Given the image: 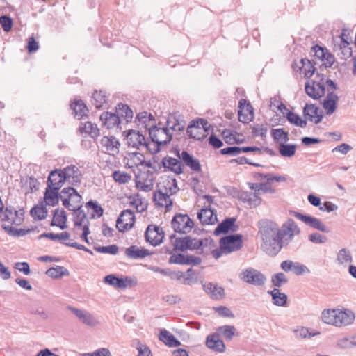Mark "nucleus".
Returning <instances> with one entry per match:
<instances>
[{
	"instance_id": "nucleus-50",
	"label": "nucleus",
	"mask_w": 356,
	"mask_h": 356,
	"mask_svg": "<svg viewBox=\"0 0 356 356\" xmlns=\"http://www.w3.org/2000/svg\"><path fill=\"white\" fill-rule=\"evenodd\" d=\"M47 275L52 278H59L63 275H68V272L63 266H57L49 268L46 272Z\"/></svg>"
},
{
	"instance_id": "nucleus-54",
	"label": "nucleus",
	"mask_w": 356,
	"mask_h": 356,
	"mask_svg": "<svg viewBox=\"0 0 356 356\" xmlns=\"http://www.w3.org/2000/svg\"><path fill=\"white\" fill-rule=\"evenodd\" d=\"M279 152L283 156L291 157L295 154L296 145L291 144H281L280 145Z\"/></svg>"
},
{
	"instance_id": "nucleus-24",
	"label": "nucleus",
	"mask_w": 356,
	"mask_h": 356,
	"mask_svg": "<svg viewBox=\"0 0 356 356\" xmlns=\"http://www.w3.org/2000/svg\"><path fill=\"white\" fill-rule=\"evenodd\" d=\"M65 177L61 168L51 171L47 181L48 187H57L60 189L63 186L64 183L66 182Z\"/></svg>"
},
{
	"instance_id": "nucleus-14",
	"label": "nucleus",
	"mask_w": 356,
	"mask_h": 356,
	"mask_svg": "<svg viewBox=\"0 0 356 356\" xmlns=\"http://www.w3.org/2000/svg\"><path fill=\"white\" fill-rule=\"evenodd\" d=\"M135 222V216L129 209L123 211L116 221V227L120 232H124L133 227Z\"/></svg>"
},
{
	"instance_id": "nucleus-60",
	"label": "nucleus",
	"mask_w": 356,
	"mask_h": 356,
	"mask_svg": "<svg viewBox=\"0 0 356 356\" xmlns=\"http://www.w3.org/2000/svg\"><path fill=\"white\" fill-rule=\"evenodd\" d=\"M95 249L99 252L115 254L118 252V247L116 245H110L107 246H99Z\"/></svg>"
},
{
	"instance_id": "nucleus-44",
	"label": "nucleus",
	"mask_w": 356,
	"mask_h": 356,
	"mask_svg": "<svg viewBox=\"0 0 356 356\" xmlns=\"http://www.w3.org/2000/svg\"><path fill=\"white\" fill-rule=\"evenodd\" d=\"M73 211V218L75 227L83 226L86 223V214L84 211L78 206V208L72 210Z\"/></svg>"
},
{
	"instance_id": "nucleus-53",
	"label": "nucleus",
	"mask_w": 356,
	"mask_h": 356,
	"mask_svg": "<svg viewBox=\"0 0 356 356\" xmlns=\"http://www.w3.org/2000/svg\"><path fill=\"white\" fill-rule=\"evenodd\" d=\"M218 332L223 334L225 338L232 340L235 335L236 328L233 325H224L218 328Z\"/></svg>"
},
{
	"instance_id": "nucleus-13",
	"label": "nucleus",
	"mask_w": 356,
	"mask_h": 356,
	"mask_svg": "<svg viewBox=\"0 0 356 356\" xmlns=\"http://www.w3.org/2000/svg\"><path fill=\"white\" fill-rule=\"evenodd\" d=\"M293 216L305 225L324 233H329L330 229L317 218L293 211Z\"/></svg>"
},
{
	"instance_id": "nucleus-37",
	"label": "nucleus",
	"mask_w": 356,
	"mask_h": 356,
	"mask_svg": "<svg viewBox=\"0 0 356 356\" xmlns=\"http://www.w3.org/2000/svg\"><path fill=\"white\" fill-rule=\"evenodd\" d=\"M67 216L64 210L56 209L54 213L53 219L51 222V226L59 227L61 229L67 227Z\"/></svg>"
},
{
	"instance_id": "nucleus-56",
	"label": "nucleus",
	"mask_w": 356,
	"mask_h": 356,
	"mask_svg": "<svg viewBox=\"0 0 356 356\" xmlns=\"http://www.w3.org/2000/svg\"><path fill=\"white\" fill-rule=\"evenodd\" d=\"M153 181L152 179H139L136 181V187L140 191L144 192H149L153 189Z\"/></svg>"
},
{
	"instance_id": "nucleus-48",
	"label": "nucleus",
	"mask_w": 356,
	"mask_h": 356,
	"mask_svg": "<svg viewBox=\"0 0 356 356\" xmlns=\"http://www.w3.org/2000/svg\"><path fill=\"white\" fill-rule=\"evenodd\" d=\"M293 333L295 337L298 339H306L311 338L314 336L320 334L319 332H310L309 329L305 327H298L297 328L293 330Z\"/></svg>"
},
{
	"instance_id": "nucleus-35",
	"label": "nucleus",
	"mask_w": 356,
	"mask_h": 356,
	"mask_svg": "<svg viewBox=\"0 0 356 356\" xmlns=\"http://www.w3.org/2000/svg\"><path fill=\"white\" fill-rule=\"evenodd\" d=\"M159 188L171 195L175 194L179 191L176 179L170 177L163 180L160 184V186H159Z\"/></svg>"
},
{
	"instance_id": "nucleus-7",
	"label": "nucleus",
	"mask_w": 356,
	"mask_h": 356,
	"mask_svg": "<svg viewBox=\"0 0 356 356\" xmlns=\"http://www.w3.org/2000/svg\"><path fill=\"white\" fill-rule=\"evenodd\" d=\"M305 92L308 96L314 99H318L325 95L324 75L317 73L316 79L305 83Z\"/></svg>"
},
{
	"instance_id": "nucleus-59",
	"label": "nucleus",
	"mask_w": 356,
	"mask_h": 356,
	"mask_svg": "<svg viewBox=\"0 0 356 356\" xmlns=\"http://www.w3.org/2000/svg\"><path fill=\"white\" fill-rule=\"evenodd\" d=\"M308 239L313 243L321 244L325 243L327 241V237L318 232L310 234L308 236Z\"/></svg>"
},
{
	"instance_id": "nucleus-49",
	"label": "nucleus",
	"mask_w": 356,
	"mask_h": 356,
	"mask_svg": "<svg viewBox=\"0 0 356 356\" xmlns=\"http://www.w3.org/2000/svg\"><path fill=\"white\" fill-rule=\"evenodd\" d=\"M2 228L10 235L13 236H23L31 232V229H16L6 224L2 225Z\"/></svg>"
},
{
	"instance_id": "nucleus-41",
	"label": "nucleus",
	"mask_w": 356,
	"mask_h": 356,
	"mask_svg": "<svg viewBox=\"0 0 356 356\" xmlns=\"http://www.w3.org/2000/svg\"><path fill=\"white\" fill-rule=\"evenodd\" d=\"M159 339L170 347H177L181 343L172 333L166 330L161 331Z\"/></svg>"
},
{
	"instance_id": "nucleus-2",
	"label": "nucleus",
	"mask_w": 356,
	"mask_h": 356,
	"mask_svg": "<svg viewBox=\"0 0 356 356\" xmlns=\"http://www.w3.org/2000/svg\"><path fill=\"white\" fill-rule=\"evenodd\" d=\"M355 318L353 312L347 309H324L321 313V320L323 323L337 327L351 325Z\"/></svg>"
},
{
	"instance_id": "nucleus-15",
	"label": "nucleus",
	"mask_w": 356,
	"mask_h": 356,
	"mask_svg": "<svg viewBox=\"0 0 356 356\" xmlns=\"http://www.w3.org/2000/svg\"><path fill=\"white\" fill-rule=\"evenodd\" d=\"M65 181L72 185H76L81 181L82 174L79 168L75 165H70L61 168Z\"/></svg>"
},
{
	"instance_id": "nucleus-1",
	"label": "nucleus",
	"mask_w": 356,
	"mask_h": 356,
	"mask_svg": "<svg viewBox=\"0 0 356 356\" xmlns=\"http://www.w3.org/2000/svg\"><path fill=\"white\" fill-rule=\"evenodd\" d=\"M258 228L264 251L269 256H276L282 250L278 234L279 225L270 220H261L258 222Z\"/></svg>"
},
{
	"instance_id": "nucleus-27",
	"label": "nucleus",
	"mask_w": 356,
	"mask_h": 356,
	"mask_svg": "<svg viewBox=\"0 0 356 356\" xmlns=\"http://www.w3.org/2000/svg\"><path fill=\"white\" fill-rule=\"evenodd\" d=\"M303 114L309 121L318 124L321 122L323 115L319 114V108L315 104H306L303 108Z\"/></svg>"
},
{
	"instance_id": "nucleus-36",
	"label": "nucleus",
	"mask_w": 356,
	"mask_h": 356,
	"mask_svg": "<svg viewBox=\"0 0 356 356\" xmlns=\"http://www.w3.org/2000/svg\"><path fill=\"white\" fill-rule=\"evenodd\" d=\"M79 130L81 134H86L90 137L95 138L99 135V129L96 124H93L90 121L85 123H81L79 126Z\"/></svg>"
},
{
	"instance_id": "nucleus-11",
	"label": "nucleus",
	"mask_w": 356,
	"mask_h": 356,
	"mask_svg": "<svg viewBox=\"0 0 356 356\" xmlns=\"http://www.w3.org/2000/svg\"><path fill=\"white\" fill-rule=\"evenodd\" d=\"M220 244L226 254L238 250L243 245L242 236L238 234L227 236L220 239Z\"/></svg>"
},
{
	"instance_id": "nucleus-31",
	"label": "nucleus",
	"mask_w": 356,
	"mask_h": 356,
	"mask_svg": "<svg viewBox=\"0 0 356 356\" xmlns=\"http://www.w3.org/2000/svg\"><path fill=\"white\" fill-rule=\"evenodd\" d=\"M151 254V252L143 248L131 245L125 250V255L132 259H143Z\"/></svg>"
},
{
	"instance_id": "nucleus-39",
	"label": "nucleus",
	"mask_w": 356,
	"mask_h": 356,
	"mask_svg": "<svg viewBox=\"0 0 356 356\" xmlns=\"http://www.w3.org/2000/svg\"><path fill=\"white\" fill-rule=\"evenodd\" d=\"M92 99V104L97 108H106L108 106V97L106 92L102 90L95 91Z\"/></svg>"
},
{
	"instance_id": "nucleus-5",
	"label": "nucleus",
	"mask_w": 356,
	"mask_h": 356,
	"mask_svg": "<svg viewBox=\"0 0 356 356\" xmlns=\"http://www.w3.org/2000/svg\"><path fill=\"white\" fill-rule=\"evenodd\" d=\"M311 54L314 57L313 62L319 67H332L335 62L334 56L329 50L319 45L312 47Z\"/></svg>"
},
{
	"instance_id": "nucleus-8",
	"label": "nucleus",
	"mask_w": 356,
	"mask_h": 356,
	"mask_svg": "<svg viewBox=\"0 0 356 356\" xmlns=\"http://www.w3.org/2000/svg\"><path fill=\"white\" fill-rule=\"evenodd\" d=\"M193 225V221L187 214L177 213L171 220V227L177 233L187 234Z\"/></svg>"
},
{
	"instance_id": "nucleus-17",
	"label": "nucleus",
	"mask_w": 356,
	"mask_h": 356,
	"mask_svg": "<svg viewBox=\"0 0 356 356\" xmlns=\"http://www.w3.org/2000/svg\"><path fill=\"white\" fill-rule=\"evenodd\" d=\"M238 120L243 123L250 122L254 118L253 108L245 99H241L238 111Z\"/></svg>"
},
{
	"instance_id": "nucleus-52",
	"label": "nucleus",
	"mask_w": 356,
	"mask_h": 356,
	"mask_svg": "<svg viewBox=\"0 0 356 356\" xmlns=\"http://www.w3.org/2000/svg\"><path fill=\"white\" fill-rule=\"evenodd\" d=\"M286 118L290 123L293 124L297 127L303 128L307 125L306 120H302L298 115L294 113L292 111H289L287 113Z\"/></svg>"
},
{
	"instance_id": "nucleus-28",
	"label": "nucleus",
	"mask_w": 356,
	"mask_h": 356,
	"mask_svg": "<svg viewBox=\"0 0 356 356\" xmlns=\"http://www.w3.org/2000/svg\"><path fill=\"white\" fill-rule=\"evenodd\" d=\"M197 218L202 224L205 225H213L218 221L217 215L207 207H204L197 213Z\"/></svg>"
},
{
	"instance_id": "nucleus-63",
	"label": "nucleus",
	"mask_w": 356,
	"mask_h": 356,
	"mask_svg": "<svg viewBox=\"0 0 356 356\" xmlns=\"http://www.w3.org/2000/svg\"><path fill=\"white\" fill-rule=\"evenodd\" d=\"M81 356H112L110 350L106 348L97 349L92 353L82 354Z\"/></svg>"
},
{
	"instance_id": "nucleus-30",
	"label": "nucleus",
	"mask_w": 356,
	"mask_h": 356,
	"mask_svg": "<svg viewBox=\"0 0 356 356\" xmlns=\"http://www.w3.org/2000/svg\"><path fill=\"white\" fill-rule=\"evenodd\" d=\"M177 156L193 171L200 172L201 170V165L199 161L188 152L182 151L181 154L178 152Z\"/></svg>"
},
{
	"instance_id": "nucleus-3",
	"label": "nucleus",
	"mask_w": 356,
	"mask_h": 356,
	"mask_svg": "<svg viewBox=\"0 0 356 356\" xmlns=\"http://www.w3.org/2000/svg\"><path fill=\"white\" fill-rule=\"evenodd\" d=\"M170 239L174 247V250L182 252L187 250H196L198 252L200 251V246L207 247L211 244L212 245L213 243V239L211 238L197 239L192 238L188 236L182 238H177L175 234H172L170 236Z\"/></svg>"
},
{
	"instance_id": "nucleus-4",
	"label": "nucleus",
	"mask_w": 356,
	"mask_h": 356,
	"mask_svg": "<svg viewBox=\"0 0 356 356\" xmlns=\"http://www.w3.org/2000/svg\"><path fill=\"white\" fill-rule=\"evenodd\" d=\"M300 233V229L293 219L289 218L284 222L280 227H279L278 231L280 244L282 245V248L287 245L293 239V237Z\"/></svg>"
},
{
	"instance_id": "nucleus-29",
	"label": "nucleus",
	"mask_w": 356,
	"mask_h": 356,
	"mask_svg": "<svg viewBox=\"0 0 356 356\" xmlns=\"http://www.w3.org/2000/svg\"><path fill=\"white\" fill-rule=\"evenodd\" d=\"M102 124L108 129L118 127L120 124V118L118 113L104 112L100 115Z\"/></svg>"
},
{
	"instance_id": "nucleus-23",
	"label": "nucleus",
	"mask_w": 356,
	"mask_h": 356,
	"mask_svg": "<svg viewBox=\"0 0 356 356\" xmlns=\"http://www.w3.org/2000/svg\"><path fill=\"white\" fill-rule=\"evenodd\" d=\"M206 346L217 353H223L226 348L223 341L220 339L219 333H213L207 336Z\"/></svg>"
},
{
	"instance_id": "nucleus-62",
	"label": "nucleus",
	"mask_w": 356,
	"mask_h": 356,
	"mask_svg": "<svg viewBox=\"0 0 356 356\" xmlns=\"http://www.w3.org/2000/svg\"><path fill=\"white\" fill-rule=\"evenodd\" d=\"M0 24L1 25L4 31L8 32L12 28L13 20L10 17L3 15L0 17Z\"/></svg>"
},
{
	"instance_id": "nucleus-43",
	"label": "nucleus",
	"mask_w": 356,
	"mask_h": 356,
	"mask_svg": "<svg viewBox=\"0 0 356 356\" xmlns=\"http://www.w3.org/2000/svg\"><path fill=\"white\" fill-rule=\"evenodd\" d=\"M116 113L120 116V118H124L127 122L131 121L133 118V111L127 104H118Z\"/></svg>"
},
{
	"instance_id": "nucleus-10",
	"label": "nucleus",
	"mask_w": 356,
	"mask_h": 356,
	"mask_svg": "<svg viewBox=\"0 0 356 356\" xmlns=\"http://www.w3.org/2000/svg\"><path fill=\"white\" fill-rule=\"evenodd\" d=\"M241 279L248 284L257 286H261L266 282V277L264 274L252 268H249L244 270L241 274Z\"/></svg>"
},
{
	"instance_id": "nucleus-45",
	"label": "nucleus",
	"mask_w": 356,
	"mask_h": 356,
	"mask_svg": "<svg viewBox=\"0 0 356 356\" xmlns=\"http://www.w3.org/2000/svg\"><path fill=\"white\" fill-rule=\"evenodd\" d=\"M269 293L272 296L274 305L277 306H284L286 303V295L284 293H281L279 289H274Z\"/></svg>"
},
{
	"instance_id": "nucleus-34",
	"label": "nucleus",
	"mask_w": 356,
	"mask_h": 356,
	"mask_svg": "<svg viewBox=\"0 0 356 356\" xmlns=\"http://www.w3.org/2000/svg\"><path fill=\"white\" fill-rule=\"evenodd\" d=\"M67 196L70 200L71 204L74 205L79 206V208L82 207L81 205V196L77 193L76 190H75L72 187H67L64 188L60 194V197H63V195Z\"/></svg>"
},
{
	"instance_id": "nucleus-12",
	"label": "nucleus",
	"mask_w": 356,
	"mask_h": 356,
	"mask_svg": "<svg viewBox=\"0 0 356 356\" xmlns=\"http://www.w3.org/2000/svg\"><path fill=\"white\" fill-rule=\"evenodd\" d=\"M165 234L162 227L155 225H148L145 232V238L147 242L153 246L160 245L164 238Z\"/></svg>"
},
{
	"instance_id": "nucleus-6",
	"label": "nucleus",
	"mask_w": 356,
	"mask_h": 356,
	"mask_svg": "<svg viewBox=\"0 0 356 356\" xmlns=\"http://www.w3.org/2000/svg\"><path fill=\"white\" fill-rule=\"evenodd\" d=\"M207 120L199 118L192 120L186 129L187 135L195 140H202L206 137V133L209 129Z\"/></svg>"
},
{
	"instance_id": "nucleus-40",
	"label": "nucleus",
	"mask_w": 356,
	"mask_h": 356,
	"mask_svg": "<svg viewBox=\"0 0 356 356\" xmlns=\"http://www.w3.org/2000/svg\"><path fill=\"white\" fill-rule=\"evenodd\" d=\"M205 291L209 293L213 299L220 300L224 296L223 288L212 283H207L204 285Z\"/></svg>"
},
{
	"instance_id": "nucleus-51",
	"label": "nucleus",
	"mask_w": 356,
	"mask_h": 356,
	"mask_svg": "<svg viewBox=\"0 0 356 356\" xmlns=\"http://www.w3.org/2000/svg\"><path fill=\"white\" fill-rule=\"evenodd\" d=\"M112 177L116 182L120 184H126L131 179L130 174L120 170L114 171L112 174Z\"/></svg>"
},
{
	"instance_id": "nucleus-20",
	"label": "nucleus",
	"mask_w": 356,
	"mask_h": 356,
	"mask_svg": "<svg viewBox=\"0 0 356 356\" xmlns=\"http://www.w3.org/2000/svg\"><path fill=\"white\" fill-rule=\"evenodd\" d=\"M24 211L23 209L15 210L13 207H6L4 211V217L2 219L10 225H19L24 220Z\"/></svg>"
},
{
	"instance_id": "nucleus-42",
	"label": "nucleus",
	"mask_w": 356,
	"mask_h": 356,
	"mask_svg": "<svg viewBox=\"0 0 356 356\" xmlns=\"http://www.w3.org/2000/svg\"><path fill=\"white\" fill-rule=\"evenodd\" d=\"M216 245L215 242L213 240L212 245H207V247L204 246H200V251L198 253L200 254H209L210 253L212 254L213 257L216 259L220 258L222 253L225 252L224 250L221 249V247L220 246V248H215Z\"/></svg>"
},
{
	"instance_id": "nucleus-16",
	"label": "nucleus",
	"mask_w": 356,
	"mask_h": 356,
	"mask_svg": "<svg viewBox=\"0 0 356 356\" xmlns=\"http://www.w3.org/2000/svg\"><path fill=\"white\" fill-rule=\"evenodd\" d=\"M125 140L128 146L134 148H143L144 145H147V140L138 131L133 129L128 131Z\"/></svg>"
},
{
	"instance_id": "nucleus-58",
	"label": "nucleus",
	"mask_w": 356,
	"mask_h": 356,
	"mask_svg": "<svg viewBox=\"0 0 356 356\" xmlns=\"http://www.w3.org/2000/svg\"><path fill=\"white\" fill-rule=\"evenodd\" d=\"M273 284L276 287H280L287 283L288 280L283 273L274 274L271 277Z\"/></svg>"
},
{
	"instance_id": "nucleus-33",
	"label": "nucleus",
	"mask_w": 356,
	"mask_h": 356,
	"mask_svg": "<svg viewBox=\"0 0 356 356\" xmlns=\"http://www.w3.org/2000/svg\"><path fill=\"white\" fill-rule=\"evenodd\" d=\"M339 100L338 96L333 92H329L323 100V107L325 110L327 115L332 114L337 108V104Z\"/></svg>"
},
{
	"instance_id": "nucleus-22",
	"label": "nucleus",
	"mask_w": 356,
	"mask_h": 356,
	"mask_svg": "<svg viewBox=\"0 0 356 356\" xmlns=\"http://www.w3.org/2000/svg\"><path fill=\"white\" fill-rule=\"evenodd\" d=\"M123 162L126 167L134 168V167L143 165L145 163V156L142 153L138 152H129L124 156Z\"/></svg>"
},
{
	"instance_id": "nucleus-64",
	"label": "nucleus",
	"mask_w": 356,
	"mask_h": 356,
	"mask_svg": "<svg viewBox=\"0 0 356 356\" xmlns=\"http://www.w3.org/2000/svg\"><path fill=\"white\" fill-rule=\"evenodd\" d=\"M337 347L341 349H348L353 347L350 337H343L337 341Z\"/></svg>"
},
{
	"instance_id": "nucleus-32",
	"label": "nucleus",
	"mask_w": 356,
	"mask_h": 356,
	"mask_svg": "<svg viewBox=\"0 0 356 356\" xmlns=\"http://www.w3.org/2000/svg\"><path fill=\"white\" fill-rule=\"evenodd\" d=\"M167 127L168 130H172L176 132L182 131L186 126V122L180 118V116H177L175 115H170L168 116L167 122Z\"/></svg>"
},
{
	"instance_id": "nucleus-25",
	"label": "nucleus",
	"mask_w": 356,
	"mask_h": 356,
	"mask_svg": "<svg viewBox=\"0 0 356 356\" xmlns=\"http://www.w3.org/2000/svg\"><path fill=\"white\" fill-rule=\"evenodd\" d=\"M171 195L165 193L163 190L158 189L154 193V201L159 207H165L167 210H170L172 207Z\"/></svg>"
},
{
	"instance_id": "nucleus-55",
	"label": "nucleus",
	"mask_w": 356,
	"mask_h": 356,
	"mask_svg": "<svg viewBox=\"0 0 356 356\" xmlns=\"http://www.w3.org/2000/svg\"><path fill=\"white\" fill-rule=\"evenodd\" d=\"M30 213L33 218L42 220L46 218L47 211L43 207L35 206L31 209Z\"/></svg>"
},
{
	"instance_id": "nucleus-9",
	"label": "nucleus",
	"mask_w": 356,
	"mask_h": 356,
	"mask_svg": "<svg viewBox=\"0 0 356 356\" xmlns=\"http://www.w3.org/2000/svg\"><path fill=\"white\" fill-rule=\"evenodd\" d=\"M149 134L152 142L161 146L169 143L172 137L168 128L158 127L156 126H152L149 129Z\"/></svg>"
},
{
	"instance_id": "nucleus-19",
	"label": "nucleus",
	"mask_w": 356,
	"mask_h": 356,
	"mask_svg": "<svg viewBox=\"0 0 356 356\" xmlns=\"http://www.w3.org/2000/svg\"><path fill=\"white\" fill-rule=\"evenodd\" d=\"M163 166L165 171L169 170L176 175H180L183 172L184 165L181 161L170 156H165L162 159L161 164L158 163L159 169Z\"/></svg>"
},
{
	"instance_id": "nucleus-57",
	"label": "nucleus",
	"mask_w": 356,
	"mask_h": 356,
	"mask_svg": "<svg viewBox=\"0 0 356 356\" xmlns=\"http://www.w3.org/2000/svg\"><path fill=\"white\" fill-rule=\"evenodd\" d=\"M135 346L138 350L136 356H152V352L149 347L137 340L135 342Z\"/></svg>"
},
{
	"instance_id": "nucleus-46",
	"label": "nucleus",
	"mask_w": 356,
	"mask_h": 356,
	"mask_svg": "<svg viewBox=\"0 0 356 356\" xmlns=\"http://www.w3.org/2000/svg\"><path fill=\"white\" fill-rule=\"evenodd\" d=\"M71 107L75 116L78 118H81L83 116L86 115L88 109L86 104L81 100L75 101L71 104Z\"/></svg>"
},
{
	"instance_id": "nucleus-47",
	"label": "nucleus",
	"mask_w": 356,
	"mask_h": 356,
	"mask_svg": "<svg viewBox=\"0 0 356 356\" xmlns=\"http://www.w3.org/2000/svg\"><path fill=\"white\" fill-rule=\"evenodd\" d=\"M337 260L341 265H347L351 263L353 258L350 250L346 248L341 249L337 253Z\"/></svg>"
},
{
	"instance_id": "nucleus-26",
	"label": "nucleus",
	"mask_w": 356,
	"mask_h": 356,
	"mask_svg": "<svg viewBox=\"0 0 356 356\" xmlns=\"http://www.w3.org/2000/svg\"><path fill=\"white\" fill-rule=\"evenodd\" d=\"M236 219L235 218H228L221 222L215 229L213 233L218 236L220 234H226L228 232H236L238 227L235 225Z\"/></svg>"
},
{
	"instance_id": "nucleus-18",
	"label": "nucleus",
	"mask_w": 356,
	"mask_h": 356,
	"mask_svg": "<svg viewBox=\"0 0 356 356\" xmlns=\"http://www.w3.org/2000/svg\"><path fill=\"white\" fill-rule=\"evenodd\" d=\"M102 151L111 155L119 152L120 143L114 136H104L100 140Z\"/></svg>"
},
{
	"instance_id": "nucleus-21",
	"label": "nucleus",
	"mask_w": 356,
	"mask_h": 356,
	"mask_svg": "<svg viewBox=\"0 0 356 356\" xmlns=\"http://www.w3.org/2000/svg\"><path fill=\"white\" fill-rule=\"evenodd\" d=\"M67 309L71 311L83 323L94 327L99 324V321L90 312L69 306Z\"/></svg>"
},
{
	"instance_id": "nucleus-61",
	"label": "nucleus",
	"mask_w": 356,
	"mask_h": 356,
	"mask_svg": "<svg viewBox=\"0 0 356 356\" xmlns=\"http://www.w3.org/2000/svg\"><path fill=\"white\" fill-rule=\"evenodd\" d=\"M292 271L297 275H301L305 273H309V270L306 266L299 262H293Z\"/></svg>"
},
{
	"instance_id": "nucleus-38",
	"label": "nucleus",
	"mask_w": 356,
	"mask_h": 356,
	"mask_svg": "<svg viewBox=\"0 0 356 356\" xmlns=\"http://www.w3.org/2000/svg\"><path fill=\"white\" fill-rule=\"evenodd\" d=\"M57 187H48L46 188L44 193V200L47 204L50 206H55L58 203L59 193Z\"/></svg>"
}]
</instances>
